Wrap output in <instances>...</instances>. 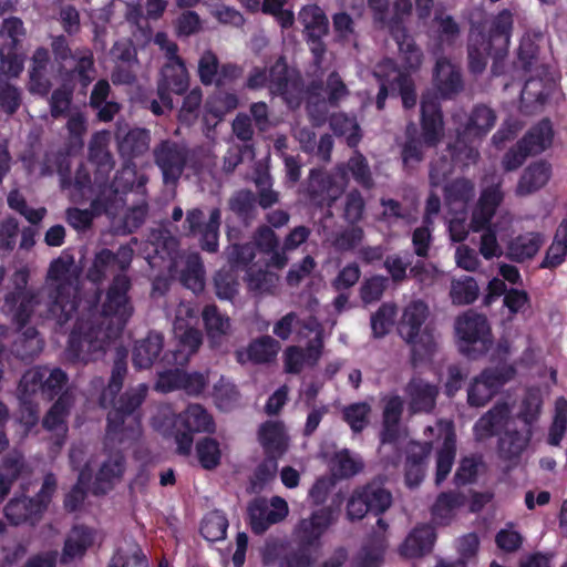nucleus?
Here are the masks:
<instances>
[{
	"mask_svg": "<svg viewBox=\"0 0 567 567\" xmlns=\"http://www.w3.org/2000/svg\"><path fill=\"white\" fill-rule=\"evenodd\" d=\"M127 357L126 348H116L110 380L99 398L101 408H111L106 416L105 437L110 441H117L120 444L140 436L141 408L148 391L145 383H140L120 394L127 374Z\"/></svg>",
	"mask_w": 567,
	"mask_h": 567,
	"instance_id": "nucleus-2",
	"label": "nucleus"
},
{
	"mask_svg": "<svg viewBox=\"0 0 567 567\" xmlns=\"http://www.w3.org/2000/svg\"><path fill=\"white\" fill-rule=\"evenodd\" d=\"M509 417V408L506 403H497L474 424L477 439H489L497 435Z\"/></svg>",
	"mask_w": 567,
	"mask_h": 567,
	"instance_id": "nucleus-30",
	"label": "nucleus"
},
{
	"mask_svg": "<svg viewBox=\"0 0 567 567\" xmlns=\"http://www.w3.org/2000/svg\"><path fill=\"white\" fill-rule=\"evenodd\" d=\"M268 87L275 95L281 96L290 106H298L301 102L302 82L299 78L290 75L285 56H279L267 71Z\"/></svg>",
	"mask_w": 567,
	"mask_h": 567,
	"instance_id": "nucleus-14",
	"label": "nucleus"
},
{
	"mask_svg": "<svg viewBox=\"0 0 567 567\" xmlns=\"http://www.w3.org/2000/svg\"><path fill=\"white\" fill-rule=\"evenodd\" d=\"M456 454L455 442L451 437H446L442 447L437 451L436 455V473L435 484L441 485L451 473Z\"/></svg>",
	"mask_w": 567,
	"mask_h": 567,
	"instance_id": "nucleus-56",
	"label": "nucleus"
},
{
	"mask_svg": "<svg viewBox=\"0 0 567 567\" xmlns=\"http://www.w3.org/2000/svg\"><path fill=\"white\" fill-rule=\"evenodd\" d=\"M436 534L429 524L415 526L400 546V554L408 558L422 557L434 546Z\"/></svg>",
	"mask_w": 567,
	"mask_h": 567,
	"instance_id": "nucleus-24",
	"label": "nucleus"
},
{
	"mask_svg": "<svg viewBox=\"0 0 567 567\" xmlns=\"http://www.w3.org/2000/svg\"><path fill=\"white\" fill-rule=\"evenodd\" d=\"M495 122L496 114L491 107L484 104L474 106L464 127L457 130V137L453 147L455 151L453 153L454 158H462L464 153L467 159H477L478 151L468 142L486 135L494 127Z\"/></svg>",
	"mask_w": 567,
	"mask_h": 567,
	"instance_id": "nucleus-10",
	"label": "nucleus"
},
{
	"mask_svg": "<svg viewBox=\"0 0 567 567\" xmlns=\"http://www.w3.org/2000/svg\"><path fill=\"white\" fill-rule=\"evenodd\" d=\"M3 512L11 525L34 524L43 514V505L35 503L31 497H14L9 501Z\"/></svg>",
	"mask_w": 567,
	"mask_h": 567,
	"instance_id": "nucleus-27",
	"label": "nucleus"
},
{
	"mask_svg": "<svg viewBox=\"0 0 567 567\" xmlns=\"http://www.w3.org/2000/svg\"><path fill=\"white\" fill-rule=\"evenodd\" d=\"M544 243L540 233L532 231L514 238L507 248V257L515 262H524L534 258Z\"/></svg>",
	"mask_w": 567,
	"mask_h": 567,
	"instance_id": "nucleus-35",
	"label": "nucleus"
},
{
	"mask_svg": "<svg viewBox=\"0 0 567 567\" xmlns=\"http://www.w3.org/2000/svg\"><path fill=\"white\" fill-rule=\"evenodd\" d=\"M181 327H175V334L178 339L177 350L174 353L176 363L187 361L190 355L196 353L203 343L202 332L193 327L186 328L182 333H178Z\"/></svg>",
	"mask_w": 567,
	"mask_h": 567,
	"instance_id": "nucleus-42",
	"label": "nucleus"
},
{
	"mask_svg": "<svg viewBox=\"0 0 567 567\" xmlns=\"http://www.w3.org/2000/svg\"><path fill=\"white\" fill-rule=\"evenodd\" d=\"M134 250L130 245H121L114 252L109 248H102L95 252L93 261L87 269L86 277L94 285L102 284L107 276L126 274L131 267Z\"/></svg>",
	"mask_w": 567,
	"mask_h": 567,
	"instance_id": "nucleus-12",
	"label": "nucleus"
},
{
	"mask_svg": "<svg viewBox=\"0 0 567 567\" xmlns=\"http://www.w3.org/2000/svg\"><path fill=\"white\" fill-rule=\"evenodd\" d=\"M430 316L427 303L421 299L409 302L398 323L400 337L411 346L413 365L423 362L435 351L434 329L425 324Z\"/></svg>",
	"mask_w": 567,
	"mask_h": 567,
	"instance_id": "nucleus-4",
	"label": "nucleus"
},
{
	"mask_svg": "<svg viewBox=\"0 0 567 567\" xmlns=\"http://www.w3.org/2000/svg\"><path fill=\"white\" fill-rule=\"evenodd\" d=\"M567 255V226L560 225L554 236V239L546 250L545 257L542 260L539 268L555 269L560 266Z\"/></svg>",
	"mask_w": 567,
	"mask_h": 567,
	"instance_id": "nucleus-46",
	"label": "nucleus"
},
{
	"mask_svg": "<svg viewBox=\"0 0 567 567\" xmlns=\"http://www.w3.org/2000/svg\"><path fill=\"white\" fill-rule=\"evenodd\" d=\"M432 82L443 100H452L464 90V81L460 68L445 56L436 60Z\"/></svg>",
	"mask_w": 567,
	"mask_h": 567,
	"instance_id": "nucleus-18",
	"label": "nucleus"
},
{
	"mask_svg": "<svg viewBox=\"0 0 567 567\" xmlns=\"http://www.w3.org/2000/svg\"><path fill=\"white\" fill-rule=\"evenodd\" d=\"M554 138V130L549 118H543L533 125L522 138L523 146L530 156L538 155L550 147Z\"/></svg>",
	"mask_w": 567,
	"mask_h": 567,
	"instance_id": "nucleus-32",
	"label": "nucleus"
},
{
	"mask_svg": "<svg viewBox=\"0 0 567 567\" xmlns=\"http://www.w3.org/2000/svg\"><path fill=\"white\" fill-rule=\"evenodd\" d=\"M421 140L426 147H436L444 137V118L436 96L423 95L421 100Z\"/></svg>",
	"mask_w": 567,
	"mask_h": 567,
	"instance_id": "nucleus-17",
	"label": "nucleus"
},
{
	"mask_svg": "<svg viewBox=\"0 0 567 567\" xmlns=\"http://www.w3.org/2000/svg\"><path fill=\"white\" fill-rule=\"evenodd\" d=\"M513 24V13L508 9H503L491 21L488 32L484 31L485 41L494 48L496 55H505L507 53Z\"/></svg>",
	"mask_w": 567,
	"mask_h": 567,
	"instance_id": "nucleus-22",
	"label": "nucleus"
},
{
	"mask_svg": "<svg viewBox=\"0 0 567 567\" xmlns=\"http://www.w3.org/2000/svg\"><path fill=\"white\" fill-rule=\"evenodd\" d=\"M317 553L297 546L295 549L286 553L279 560V567H313L317 560Z\"/></svg>",
	"mask_w": 567,
	"mask_h": 567,
	"instance_id": "nucleus-64",
	"label": "nucleus"
},
{
	"mask_svg": "<svg viewBox=\"0 0 567 567\" xmlns=\"http://www.w3.org/2000/svg\"><path fill=\"white\" fill-rule=\"evenodd\" d=\"M289 439L286 434L284 423L280 421H265L258 429V442L264 454H274L282 457L288 451Z\"/></svg>",
	"mask_w": 567,
	"mask_h": 567,
	"instance_id": "nucleus-23",
	"label": "nucleus"
},
{
	"mask_svg": "<svg viewBox=\"0 0 567 567\" xmlns=\"http://www.w3.org/2000/svg\"><path fill=\"white\" fill-rule=\"evenodd\" d=\"M189 86V75L184 60L167 61L161 70L157 83V95L167 110L173 109L172 93L182 95Z\"/></svg>",
	"mask_w": 567,
	"mask_h": 567,
	"instance_id": "nucleus-16",
	"label": "nucleus"
},
{
	"mask_svg": "<svg viewBox=\"0 0 567 567\" xmlns=\"http://www.w3.org/2000/svg\"><path fill=\"white\" fill-rule=\"evenodd\" d=\"M205 269L202 257L198 252L187 256L185 268L182 270L181 280L183 285L194 292H199L205 286Z\"/></svg>",
	"mask_w": 567,
	"mask_h": 567,
	"instance_id": "nucleus-47",
	"label": "nucleus"
},
{
	"mask_svg": "<svg viewBox=\"0 0 567 567\" xmlns=\"http://www.w3.org/2000/svg\"><path fill=\"white\" fill-rule=\"evenodd\" d=\"M384 484L385 477L378 476L357 487L347 503L348 518L360 520L368 514L380 516L385 513L392 504V494Z\"/></svg>",
	"mask_w": 567,
	"mask_h": 567,
	"instance_id": "nucleus-8",
	"label": "nucleus"
},
{
	"mask_svg": "<svg viewBox=\"0 0 567 567\" xmlns=\"http://www.w3.org/2000/svg\"><path fill=\"white\" fill-rule=\"evenodd\" d=\"M228 518L220 509H213L204 515L199 526L200 535L210 543L225 539Z\"/></svg>",
	"mask_w": 567,
	"mask_h": 567,
	"instance_id": "nucleus-41",
	"label": "nucleus"
},
{
	"mask_svg": "<svg viewBox=\"0 0 567 567\" xmlns=\"http://www.w3.org/2000/svg\"><path fill=\"white\" fill-rule=\"evenodd\" d=\"M42 340L35 328L30 327L24 330L22 336L14 341V351L21 359H32L42 351Z\"/></svg>",
	"mask_w": 567,
	"mask_h": 567,
	"instance_id": "nucleus-58",
	"label": "nucleus"
},
{
	"mask_svg": "<svg viewBox=\"0 0 567 567\" xmlns=\"http://www.w3.org/2000/svg\"><path fill=\"white\" fill-rule=\"evenodd\" d=\"M388 287V279L383 276H372L364 279L360 287V298L364 305L379 301Z\"/></svg>",
	"mask_w": 567,
	"mask_h": 567,
	"instance_id": "nucleus-63",
	"label": "nucleus"
},
{
	"mask_svg": "<svg viewBox=\"0 0 567 567\" xmlns=\"http://www.w3.org/2000/svg\"><path fill=\"white\" fill-rule=\"evenodd\" d=\"M528 439L517 431H505L498 440V453L504 460L511 461L519 457L526 447Z\"/></svg>",
	"mask_w": 567,
	"mask_h": 567,
	"instance_id": "nucleus-53",
	"label": "nucleus"
},
{
	"mask_svg": "<svg viewBox=\"0 0 567 567\" xmlns=\"http://www.w3.org/2000/svg\"><path fill=\"white\" fill-rule=\"evenodd\" d=\"M69 381L68 374L61 368L49 370L37 367L28 370L21 378L18 386L21 405L33 419H37L38 403L35 396L51 401L60 396Z\"/></svg>",
	"mask_w": 567,
	"mask_h": 567,
	"instance_id": "nucleus-5",
	"label": "nucleus"
},
{
	"mask_svg": "<svg viewBox=\"0 0 567 567\" xmlns=\"http://www.w3.org/2000/svg\"><path fill=\"white\" fill-rule=\"evenodd\" d=\"M461 505L460 495L454 492H442L431 507L435 523L445 525L453 516L454 509Z\"/></svg>",
	"mask_w": 567,
	"mask_h": 567,
	"instance_id": "nucleus-51",
	"label": "nucleus"
},
{
	"mask_svg": "<svg viewBox=\"0 0 567 567\" xmlns=\"http://www.w3.org/2000/svg\"><path fill=\"white\" fill-rule=\"evenodd\" d=\"M567 429V401L559 398L556 402L555 416L549 426L547 443L559 446Z\"/></svg>",
	"mask_w": 567,
	"mask_h": 567,
	"instance_id": "nucleus-61",
	"label": "nucleus"
},
{
	"mask_svg": "<svg viewBox=\"0 0 567 567\" xmlns=\"http://www.w3.org/2000/svg\"><path fill=\"white\" fill-rule=\"evenodd\" d=\"M336 520L337 515L331 507H321L313 511L296 525L292 533L295 544L318 554L322 547L323 535Z\"/></svg>",
	"mask_w": 567,
	"mask_h": 567,
	"instance_id": "nucleus-11",
	"label": "nucleus"
},
{
	"mask_svg": "<svg viewBox=\"0 0 567 567\" xmlns=\"http://www.w3.org/2000/svg\"><path fill=\"white\" fill-rule=\"evenodd\" d=\"M333 186L334 181L330 174L320 168L310 169L307 195L311 203L318 206L329 205L333 200L330 195Z\"/></svg>",
	"mask_w": 567,
	"mask_h": 567,
	"instance_id": "nucleus-34",
	"label": "nucleus"
},
{
	"mask_svg": "<svg viewBox=\"0 0 567 567\" xmlns=\"http://www.w3.org/2000/svg\"><path fill=\"white\" fill-rule=\"evenodd\" d=\"M228 209L244 226H250L258 215L257 196L251 189L234 192L227 202Z\"/></svg>",
	"mask_w": 567,
	"mask_h": 567,
	"instance_id": "nucleus-29",
	"label": "nucleus"
},
{
	"mask_svg": "<svg viewBox=\"0 0 567 567\" xmlns=\"http://www.w3.org/2000/svg\"><path fill=\"white\" fill-rule=\"evenodd\" d=\"M0 37L6 40L2 49L17 51L21 41L25 37L23 22L18 17H9L2 21Z\"/></svg>",
	"mask_w": 567,
	"mask_h": 567,
	"instance_id": "nucleus-60",
	"label": "nucleus"
},
{
	"mask_svg": "<svg viewBox=\"0 0 567 567\" xmlns=\"http://www.w3.org/2000/svg\"><path fill=\"white\" fill-rule=\"evenodd\" d=\"M423 140L414 136L410 133V131H406V138L401 147V159L403 169L408 173H412L417 168L420 163L424 159V152H423Z\"/></svg>",
	"mask_w": 567,
	"mask_h": 567,
	"instance_id": "nucleus-49",
	"label": "nucleus"
},
{
	"mask_svg": "<svg viewBox=\"0 0 567 567\" xmlns=\"http://www.w3.org/2000/svg\"><path fill=\"white\" fill-rule=\"evenodd\" d=\"M489 56L502 58L503 55H496L494 48L485 41L484 27L482 24L473 25L467 42L470 72L473 74L482 73L487 65Z\"/></svg>",
	"mask_w": 567,
	"mask_h": 567,
	"instance_id": "nucleus-21",
	"label": "nucleus"
},
{
	"mask_svg": "<svg viewBox=\"0 0 567 567\" xmlns=\"http://www.w3.org/2000/svg\"><path fill=\"white\" fill-rule=\"evenodd\" d=\"M72 256L59 257L51 261L48 270L49 307L48 318L53 319L58 332H65L66 324L78 312L80 298L71 269Z\"/></svg>",
	"mask_w": 567,
	"mask_h": 567,
	"instance_id": "nucleus-3",
	"label": "nucleus"
},
{
	"mask_svg": "<svg viewBox=\"0 0 567 567\" xmlns=\"http://www.w3.org/2000/svg\"><path fill=\"white\" fill-rule=\"evenodd\" d=\"M330 128L337 136H343L350 148H357L362 140V131L355 117L346 113L333 114L329 121Z\"/></svg>",
	"mask_w": 567,
	"mask_h": 567,
	"instance_id": "nucleus-40",
	"label": "nucleus"
},
{
	"mask_svg": "<svg viewBox=\"0 0 567 567\" xmlns=\"http://www.w3.org/2000/svg\"><path fill=\"white\" fill-rule=\"evenodd\" d=\"M163 348V334L156 331H150L145 338L136 341L133 348V365L136 369L151 368L159 358Z\"/></svg>",
	"mask_w": 567,
	"mask_h": 567,
	"instance_id": "nucleus-26",
	"label": "nucleus"
},
{
	"mask_svg": "<svg viewBox=\"0 0 567 567\" xmlns=\"http://www.w3.org/2000/svg\"><path fill=\"white\" fill-rule=\"evenodd\" d=\"M371 408L365 402L347 405L342 410V419L354 433H361L369 424Z\"/></svg>",
	"mask_w": 567,
	"mask_h": 567,
	"instance_id": "nucleus-59",
	"label": "nucleus"
},
{
	"mask_svg": "<svg viewBox=\"0 0 567 567\" xmlns=\"http://www.w3.org/2000/svg\"><path fill=\"white\" fill-rule=\"evenodd\" d=\"M406 393L414 412H431L435 406L439 389L422 379H412L408 383Z\"/></svg>",
	"mask_w": 567,
	"mask_h": 567,
	"instance_id": "nucleus-31",
	"label": "nucleus"
},
{
	"mask_svg": "<svg viewBox=\"0 0 567 567\" xmlns=\"http://www.w3.org/2000/svg\"><path fill=\"white\" fill-rule=\"evenodd\" d=\"M202 318L209 341L214 344H219L230 330L229 317L221 313L216 305H206L203 309Z\"/></svg>",
	"mask_w": 567,
	"mask_h": 567,
	"instance_id": "nucleus-38",
	"label": "nucleus"
},
{
	"mask_svg": "<svg viewBox=\"0 0 567 567\" xmlns=\"http://www.w3.org/2000/svg\"><path fill=\"white\" fill-rule=\"evenodd\" d=\"M453 147L454 143L450 144L447 147L451 158L443 155L431 163L429 172V179L431 186H441L453 173L455 166H468L471 163L476 162V159H467L464 153L462 154V158H454L453 153L455 151Z\"/></svg>",
	"mask_w": 567,
	"mask_h": 567,
	"instance_id": "nucleus-36",
	"label": "nucleus"
},
{
	"mask_svg": "<svg viewBox=\"0 0 567 567\" xmlns=\"http://www.w3.org/2000/svg\"><path fill=\"white\" fill-rule=\"evenodd\" d=\"M395 316L396 306L391 302H383L371 316L370 324L373 338L381 339L385 337L394 324Z\"/></svg>",
	"mask_w": 567,
	"mask_h": 567,
	"instance_id": "nucleus-50",
	"label": "nucleus"
},
{
	"mask_svg": "<svg viewBox=\"0 0 567 567\" xmlns=\"http://www.w3.org/2000/svg\"><path fill=\"white\" fill-rule=\"evenodd\" d=\"M550 175L551 166L546 161H537L529 164L518 181L516 194L526 196L537 192L547 184Z\"/></svg>",
	"mask_w": 567,
	"mask_h": 567,
	"instance_id": "nucleus-28",
	"label": "nucleus"
},
{
	"mask_svg": "<svg viewBox=\"0 0 567 567\" xmlns=\"http://www.w3.org/2000/svg\"><path fill=\"white\" fill-rule=\"evenodd\" d=\"M103 133H95L89 144V161L96 165L100 173H109L113 168V158L103 142Z\"/></svg>",
	"mask_w": 567,
	"mask_h": 567,
	"instance_id": "nucleus-54",
	"label": "nucleus"
},
{
	"mask_svg": "<svg viewBox=\"0 0 567 567\" xmlns=\"http://www.w3.org/2000/svg\"><path fill=\"white\" fill-rule=\"evenodd\" d=\"M132 288L131 278L126 274H116L110 282L102 312L91 305L86 311L81 312L70 332L66 354L73 362L87 363L92 354L103 348V318L115 317L125 324L133 313L128 292Z\"/></svg>",
	"mask_w": 567,
	"mask_h": 567,
	"instance_id": "nucleus-1",
	"label": "nucleus"
},
{
	"mask_svg": "<svg viewBox=\"0 0 567 567\" xmlns=\"http://www.w3.org/2000/svg\"><path fill=\"white\" fill-rule=\"evenodd\" d=\"M389 64L396 73L391 84L398 89L404 109H413L416 105L417 100L414 81L410 74L398 71L392 61H389Z\"/></svg>",
	"mask_w": 567,
	"mask_h": 567,
	"instance_id": "nucleus-57",
	"label": "nucleus"
},
{
	"mask_svg": "<svg viewBox=\"0 0 567 567\" xmlns=\"http://www.w3.org/2000/svg\"><path fill=\"white\" fill-rule=\"evenodd\" d=\"M247 288L255 295L274 293L279 280L278 275L267 269L248 267L245 277Z\"/></svg>",
	"mask_w": 567,
	"mask_h": 567,
	"instance_id": "nucleus-44",
	"label": "nucleus"
},
{
	"mask_svg": "<svg viewBox=\"0 0 567 567\" xmlns=\"http://www.w3.org/2000/svg\"><path fill=\"white\" fill-rule=\"evenodd\" d=\"M299 22L305 28L306 37H326L329 32L328 17L317 4L303 7L299 12Z\"/></svg>",
	"mask_w": 567,
	"mask_h": 567,
	"instance_id": "nucleus-39",
	"label": "nucleus"
},
{
	"mask_svg": "<svg viewBox=\"0 0 567 567\" xmlns=\"http://www.w3.org/2000/svg\"><path fill=\"white\" fill-rule=\"evenodd\" d=\"M478 293V285L476 280L470 276L453 281L450 291L452 302L457 306L473 303L477 299Z\"/></svg>",
	"mask_w": 567,
	"mask_h": 567,
	"instance_id": "nucleus-52",
	"label": "nucleus"
},
{
	"mask_svg": "<svg viewBox=\"0 0 567 567\" xmlns=\"http://www.w3.org/2000/svg\"><path fill=\"white\" fill-rule=\"evenodd\" d=\"M495 394L516 375V369L511 364H498L486 368L478 374Z\"/></svg>",
	"mask_w": 567,
	"mask_h": 567,
	"instance_id": "nucleus-55",
	"label": "nucleus"
},
{
	"mask_svg": "<svg viewBox=\"0 0 567 567\" xmlns=\"http://www.w3.org/2000/svg\"><path fill=\"white\" fill-rule=\"evenodd\" d=\"M195 450L198 462L204 470L213 471L219 466L221 461V451L216 439L210 436L200 439L197 441Z\"/></svg>",
	"mask_w": 567,
	"mask_h": 567,
	"instance_id": "nucleus-48",
	"label": "nucleus"
},
{
	"mask_svg": "<svg viewBox=\"0 0 567 567\" xmlns=\"http://www.w3.org/2000/svg\"><path fill=\"white\" fill-rule=\"evenodd\" d=\"M215 422L207 410L197 403L188 406L178 413L172 424V433L177 445L176 453L188 456L194 444L195 433H214Z\"/></svg>",
	"mask_w": 567,
	"mask_h": 567,
	"instance_id": "nucleus-7",
	"label": "nucleus"
},
{
	"mask_svg": "<svg viewBox=\"0 0 567 567\" xmlns=\"http://www.w3.org/2000/svg\"><path fill=\"white\" fill-rule=\"evenodd\" d=\"M455 333L460 351L473 360L485 355L493 344L487 318L472 310L456 318Z\"/></svg>",
	"mask_w": 567,
	"mask_h": 567,
	"instance_id": "nucleus-6",
	"label": "nucleus"
},
{
	"mask_svg": "<svg viewBox=\"0 0 567 567\" xmlns=\"http://www.w3.org/2000/svg\"><path fill=\"white\" fill-rule=\"evenodd\" d=\"M73 398L66 391L52 404L42 420V426L48 431L63 429L66 431L65 417L72 406Z\"/></svg>",
	"mask_w": 567,
	"mask_h": 567,
	"instance_id": "nucleus-45",
	"label": "nucleus"
},
{
	"mask_svg": "<svg viewBox=\"0 0 567 567\" xmlns=\"http://www.w3.org/2000/svg\"><path fill=\"white\" fill-rule=\"evenodd\" d=\"M22 464L18 458L6 457L0 467V503L9 494L13 483L19 478Z\"/></svg>",
	"mask_w": 567,
	"mask_h": 567,
	"instance_id": "nucleus-62",
	"label": "nucleus"
},
{
	"mask_svg": "<svg viewBox=\"0 0 567 567\" xmlns=\"http://www.w3.org/2000/svg\"><path fill=\"white\" fill-rule=\"evenodd\" d=\"M114 135L117 151L125 161L143 156L150 148L151 132L147 128H126L117 124Z\"/></svg>",
	"mask_w": 567,
	"mask_h": 567,
	"instance_id": "nucleus-20",
	"label": "nucleus"
},
{
	"mask_svg": "<svg viewBox=\"0 0 567 567\" xmlns=\"http://www.w3.org/2000/svg\"><path fill=\"white\" fill-rule=\"evenodd\" d=\"M154 162L166 186L176 185L186 168L188 150L173 140L161 141L153 151Z\"/></svg>",
	"mask_w": 567,
	"mask_h": 567,
	"instance_id": "nucleus-13",
	"label": "nucleus"
},
{
	"mask_svg": "<svg viewBox=\"0 0 567 567\" xmlns=\"http://www.w3.org/2000/svg\"><path fill=\"white\" fill-rule=\"evenodd\" d=\"M221 225V210L214 207L209 212L208 219H205L204 212L192 208L186 212L183 223V236L196 238L203 251L214 254L219 248V228Z\"/></svg>",
	"mask_w": 567,
	"mask_h": 567,
	"instance_id": "nucleus-9",
	"label": "nucleus"
},
{
	"mask_svg": "<svg viewBox=\"0 0 567 567\" xmlns=\"http://www.w3.org/2000/svg\"><path fill=\"white\" fill-rule=\"evenodd\" d=\"M38 296L22 286H17L4 297L3 311L11 316L19 329L24 328L38 305Z\"/></svg>",
	"mask_w": 567,
	"mask_h": 567,
	"instance_id": "nucleus-19",
	"label": "nucleus"
},
{
	"mask_svg": "<svg viewBox=\"0 0 567 567\" xmlns=\"http://www.w3.org/2000/svg\"><path fill=\"white\" fill-rule=\"evenodd\" d=\"M96 532L85 525H74L64 540L61 560L70 563L81 558L94 544Z\"/></svg>",
	"mask_w": 567,
	"mask_h": 567,
	"instance_id": "nucleus-25",
	"label": "nucleus"
},
{
	"mask_svg": "<svg viewBox=\"0 0 567 567\" xmlns=\"http://www.w3.org/2000/svg\"><path fill=\"white\" fill-rule=\"evenodd\" d=\"M279 350V341L270 336H261L249 343L247 355L256 364L269 363L276 359Z\"/></svg>",
	"mask_w": 567,
	"mask_h": 567,
	"instance_id": "nucleus-43",
	"label": "nucleus"
},
{
	"mask_svg": "<svg viewBox=\"0 0 567 567\" xmlns=\"http://www.w3.org/2000/svg\"><path fill=\"white\" fill-rule=\"evenodd\" d=\"M289 513L287 502L274 496L270 504L262 498L254 499L248 506L249 525L254 534H264L271 525L284 520Z\"/></svg>",
	"mask_w": 567,
	"mask_h": 567,
	"instance_id": "nucleus-15",
	"label": "nucleus"
},
{
	"mask_svg": "<svg viewBox=\"0 0 567 567\" xmlns=\"http://www.w3.org/2000/svg\"><path fill=\"white\" fill-rule=\"evenodd\" d=\"M338 172L342 179H347L350 173L354 182L364 189H371L374 186L368 159L358 147L346 164L338 166Z\"/></svg>",
	"mask_w": 567,
	"mask_h": 567,
	"instance_id": "nucleus-33",
	"label": "nucleus"
},
{
	"mask_svg": "<svg viewBox=\"0 0 567 567\" xmlns=\"http://www.w3.org/2000/svg\"><path fill=\"white\" fill-rule=\"evenodd\" d=\"M125 471V458L121 453L104 461L95 476L94 494H105L111 489L113 482L120 480Z\"/></svg>",
	"mask_w": 567,
	"mask_h": 567,
	"instance_id": "nucleus-37",
	"label": "nucleus"
}]
</instances>
